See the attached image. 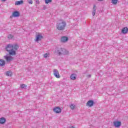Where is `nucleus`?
Here are the masks:
<instances>
[{"label":"nucleus","mask_w":128,"mask_h":128,"mask_svg":"<svg viewBox=\"0 0 128 128\" xmlns=\"http://www.w3.org/2000/svg\"><path fill=\"white\" fill-rule=\"evenodd\" d=\"M18 48V46L16 44H9L6 47V50L9 52L10 54L14 56L16 51Z\"/></svg>","instance_id":"f257e3e1"},{"label":"nucleus","mask_w":128,"mask_h":128,"mask_svg":"<svg viewBox=\"0 0 128 128\" xmlns=\"http://www.w3.org/2000/svg\"><path fill=\"white\" fill-rule=\"evenodd\" d=\"M55 54L61 56V54H68V51L64 48H58L55 50Z\"/></svg>","instance_id":"f03ea898"},{"label":"nucleus","mask_w":128,"mask_h":128,"mask_svg":"<svg viewBox=\"0 0 128 128\" xmlns=\"http://www.w3.org/2000/svg\"><path fill=\"white\" fill-rule=\"evenodd\" d=\"M66 24V22L61 21L56 24V27L58 30H64Z\"/></svg>","instance_id":"7ed1b4c3"},{"label":"nucleus","mask_w":128,"mask_h":128,"mask_svg":"<svg viewBox=\"0 0 128 128\" xmlns=\"http://www.w3.org/2000/svg\"><path fill=\"white\" fill-rule=\"evenodd\" d=\"M53 74L56 78H60V72H58V70L54 69L53 70Z\"/></svg>","instance_id":"20e7f679"},{"label":"nucleus","mask_w":128,"mask_h":128,"mask_svg":"<svg viewBox=\"0 0 128 128\" xmlns=\"http://www.w3.org/2000/svg\"><path fill=\"white\" fill-rule=\"evenodd\" d=\"M4 58L7 62H10L12 61V60H14V58L10 56H4Z\"/></svg>","instance_id":"39448f33"},{"label":"nucleus","mask_w":128,"mask_h":128,"mask_svg":"<svg viewBox=\"0 0 128 128\" xmlns=\"http://www.w3.org/2000/svg\"><path fill=\"white\" fill-rule=\"evenodd\" d=\"M113 124L115 128H120L122 126V122L116 120L113 122Z\"/></svg>","instance_id":"423d86ee"},{"label":"nucleus","mask_w":128,"mask_h":128,"mask_svg":"<svg viewBox=\"0 0 128 128\" xmlns=\"http://www.w3.org/2000/svg\"><path fill=\"white\" fill-rule=\"evenodd\" d=\"M18 16H20V12L18 11H15L13 12L12 16H10V18H12V17L14 18H18Z\"/></svg>","instance_id":"0eeeda50"},{"label":"nucleus","mask_w":128,"mask_h":128,"mask_svg":"<svg viewBox=\"0 0 128 128\" xmlns=\"http://www.w3.org/2000/svg\"><path fill=\"white\" fill-rule=\"evenodd\" d=\"M43 36L40 34H38L36 36V38L35 40V41L36 42H38L40 40H42Z\"/></svg>","instance_id":"6e6552de"},{"label":"nucleus","mask_w":128,"mask_h":128,"mask_svg":"<svg viewBox=\"0 0 128 128\" xmlns=\"http://www.w3.org/2000/svg\"><path fill=\"white\" fill-rule=\"evenodd\" d=\"M54 112L56 114H60L62 112V109L60 107H56L53 109Z\"/></svg>","instance_id":"1a4fd4ad"},{"label":"nucleus","mask_w":128,"mask_h":128,"mask_svg":"<svg viewBox=\"0 0 128 128\" xmlns=\"http://www.w3.org/2000/svg\"><path fill=\"white\" fill-rule=\"evenodd\" d=\"M60 40L62 42H66L68 40V38L66 36H63L61 38Z\"/></svg>","instance_id":"9d476101"},{"label":"nucleus","mask_w":128,"mask_h":128,"mask_svg":"<svg viewBox=\"0 0 128 128\" xmlns=\"http://www.w3.org/2000/svg\"><path fill=\"white\" fill-rule=\"evenodd\" d=\"M122 34H128V27H124V28L122 30Z\"/></svg>","instance_id":"9b49d317"},{"label":"nucleus","mask_w":128,"mask_h":128,"mask_svg":"<svg viewBox=\"0 0 128 128\" xmlns=\"http://www.w3.org/2000/svg\"><path fill=\"white\" fill-rule=\"evenodd\" d=\"M70 78L72 80H74L76 78V74H72L70 76Z\"/></svg>","instance_id":"f8f14e48"},{"label":"nucleus","mask_w":128,"mask_h":128,"mask_svg":"<svg viewBox=\"0 0 128 128\" xmlns=\"http://www.w3.org/2000/svg\"><path fill=\"white\" fill-rule=\"evenodd\" d=\"M86 106H94V101L90 100L88 102Z\"/></svg>","instance_id":"ddd939ff"},{"label":"nucleus","mask_w":128,"mask_h":128,"mask_svg":"<svg viewBox=\"0 0 128 128\" xmlns=\"http://www.w3.org/2000/svg\"><path fill=\"white\" fill-rule=\"evenodd\" d=\"M6 64V61L2 59L0 60V66H4Z\"/></svg>","instance_id":"4468645a"},{"label":"nucleus","mask_w":128,"mask_h":128,"mask_svg":"<svg viewBox=\"0 0 128 128\" xmlns=\"http://www.w3.org/2000/svg\"><path fill=\"white\" fill-rule=\"evenodd\" d=\"M24 4V1L22 0L20 1H16L15 2L16 6H20V4Z\"/></svg>","instance_id":"2eb2a0df"},{"label":"nucleus","mask_w":128,"mask_h":128,"mask_svg":"<svg viewBox=\"0 0 128 128\" xmlns=\"http://www.w3.org/2000/svg\"><path fill=\"white\" fill-rule=\"evenodd\" d=\"M6 118H0V124H4L6 122Z\"/></svg>","instance_id":"dca6fc26"},{"label":"nucleus","mask_w":128,"mask_h":128,"mask_svg":"<svg viewBox=\"0 0 128 128\" xmlns=\"http://www.w3.org/2000/svg\"><path fill=\"white\" fill-rule=\"evenodd\" d=\"M6 76H12V71H8L6 73Z\"/></svg>","instance_id":"f3484780"},{"label":"nucleus","mask_w":128,"mask_h":128,"mask_svg":"<svg viewBox=\"0 0 128 128\" xmlns=\"http://www.w3.org/2000/svg\"><path fill=\"white\" fill-rule=\"evenodd\" d=\"M27 86H28L26 84H22L20 85V88H26Z\"/></svg>","instance_id":"a211bd4d"},{"label":"nucleus","mask_w":128,"mask_h":128,"mask_svg":"<svg viewBox=\"0 0 128 128\" xmlns=\"http://www.w3.org/2000/svg\"><path fill=\"white\" fill-rule=\"evenodd\" d=\"M70 108L71 110H74V108H76V105H74V104H72L70 106Z\"/></svg>","instance_id":"6ab92c4d"},{"label":"nucleus","mask_w":128,"mask_h":128,"mask_svg":"<svg viewBox=\"0 0 128 128\" xmlns=\"http://www.w3.org/2000/svg\"><path fill=\"white\" fill-rule=\"evenodd\" d=\"M49 56H50V54L48 53H46L44 55V58H48Z\"/></svg>","instance_id":"aec40b11"},{"label":"nucleus","mask_w":128,"mask_h":128,"mask_svg":"<svg viewBox=\"0 0 128 128\" xmlns=\"http://www.w3.org/2000/svg\"><path fill=\"white\" fill-rule=\"evenodd\" d=\"M118 0H112V3L113 4H118Z\"/></svg>","instance_id":"412c9836"},{"label":"nucleus","mask_w":128,"mask_h":128,"mask_svg":"<svg viewBox=\"0 0 128 128\" xmlns=\"http://www.w3.org/2000/svg\"><path fill=\"white\" fill-rule=\"evenodd\" d=\"M52 2V0H45V4H50V2Z\"/></svg>","instance_id":"4be33fe9"},{"label":"nucleus","mask_w":128,"mask_h":128,"mask_svg":"<svg viewBox=\"0 0 128 128\" xmlns=\"http://www.w3.org/2000/svg\"><path fill=\"white\" fill-rule=\"evenodd\" d=\"M12 38H14V36H12L10 34L8 36V38L9 40H12Z\"/></svg>","instance_id":"5701e85b"},{"label":"nucleus","mask_w":128,"mask_h":128,"mask_svg":"<svg viewBox=\"0 0 128 128\" xmlns=\"http://www.w3.org/2000/svg\"><path fill=\"white\" fill-rule=\"evenodd\" d=\"M96 6L94 5L93 6V11L96 12Z\"/></svg>","instance_id":"b1692460"},{"label":"nucleus","mask_w":128,"mask_h":128,"mask_svg":"<svg viewBox=\"0 0 128 128\" xmlns=\"http://www.w3.org/2000/svg\"><path fill=\"white\" fill-rule=\"evenodd\" d=\"M28 4H32V0H28Z\"/></svg>","instance_id":"393cba45"},{"label":"nucleus","mask_w":128,"mask_h":128,"mask_svg":"<svg viewBox=\"0 0 128 128\" xmlns=\"http://www.w3.org/2000/svg\"><path fill=\"white\" fill-rule=\"evenodd\" d=\"M35 2L36 4H40V0H36Z\"/></svg>","instance_id":"a878e982"},{"label":"nucleus","mask_w":128,"mask_h":128,"mask_svg":"<svg viewBox=\"0 0 128 128\" xmlns=\"http://www.w3.org/2000/svg\"><path fill=\"white\" fill-rule=\"evenodd\" d=\"M96 14V11H94L92 12V16H94Z\"/></svg>","instance_id":"bb28decb"},{"label":"nucleus","mask_w":128,"mask_h":128,"mask_svg":"<svg viewBox=\"0 0 128 128\" xmlns=\"http://www.w3.org/2000/svg\"><path fill=\"white\" fill-rule=\"evenodd\" d=\"M69 128H76L74 127V126H72L70 127Z\"/></svg>","instance_id":"cd10ccee"},{"label":"nucleus","mask_w":128,"mask_h":128,"mask_svg":"<svg viewBox=\"0 0 128 128\" xmlns=\"http://www.w3.org/2000/svg\"><path fill=\"white\" fill-rule=\"evenodd\" d=\"M88 78H90V75H88Z\"/></svg>","instance_id":"c85d7f7f"},{"label":"nucleus","mask_w":128,"mask_h":128,"mask_svg":"<svg viewBox=\"0 0 128 128\" xmlns=\"http://www.w3.org/2000/svg\"><path fill=\"white\" fill-rule=\"evenodd\" d=\"M6 0H2V2H6Z\"/></svg>","instance_id":"c756f323"},{"label":"nucleus","mask_w":128,"mask_h":128,"mask_svg":"<svg viewBox=\"0 0 128 128\" xmlns=\"http://www.w3.org/2000/svg\"><path fill=\"white\" fill-rule=\"evenodd\" d=\"M99 0V1H100V2H102V0Z\"/></svg>","instance_id":"7c9ffc66"}]
</instances>
